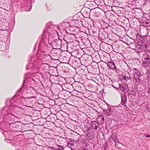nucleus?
<instances>
[{"mask_svg": "<svg viewBox=\"0 0 150 150\" xmlns=\"http://www.w3.org/2000/svg\"><path fill=\"white\" fill-rule=\"evenodd\" d=\"M56 28L59 29V27L57 25H53L52 22H49L46 24L45 29L43 31V35L45 36L48 34L49 44L55 39V37L57 33V31L54 29Z\"/></svg>", "mask_w": 150, "mask_h": 150, "instance_id": "f257e3e1", "label": "nucleus"}, {"mask_svg": "<svg viewBox=\"0 0 150 150\" xmlns=\"http://www.w3.org/2000/svg\"><path fill=\"white\" fill-rule=\"evenodd\" d=\"M12 101V100H8L7 101L8 103H9L10 104V106L9 107L7 110V112L8 115H5L4 119V122L5 123H9L10 121L14 120V119L16 118L18 119L20 118V117L18 116V114L15 112L13 108L14 107H18L21 109L22 108L17 106L13 105V102Z\"/></svg>", "mask_w": 150, "mask_h": 150, "instance_id": "f03ea898", "label": "nucleus"}, {"mask_svg": "<svg viewBox=\"0 0 150 150\" xmlns=\"http://www.w3.org/2000/svg\"><path fill=\"white\" fill-rule=\"evenodd\" d=\"M36 96L22 98L25 102L26 105V106L29 108H32V106H33L35 103V100L33 99V98L36 99Z\"/></svg>", "mask_w": 150, "mask_h": 150, "instance_id": "7ed1b4c3", "label": "nucleus"}, {"mask_svg": "<svg viewBox=\"0 0 150 150\" xmlns=\"http://www.w3.org/2000/svg\"><path fill=\"white\" fill-rule=\"evenodd\" d=\"M62 40L59 38L58 39H54L52 42L49 44L51 45L52 48L56 50H59V47L62 45Z\"/></svg>", "mask_w": 150, "mask_h": 150, "instance_id": "20e7f679", "label": "nucleus"}, {"mask_svg": "<svg viewBox=\"0 0 150 150\" xmlns=\"http://www.w3.org/2000/svg\"><path fill=\"white\" fill-rule=\"evenodd\" d=\"M8 100H6V105L1 109H0V115H4V117L3 119H4V118L5 115H8L7 111L9 107L10 106V104L9 103H8L7 102V101Z\"/></svg>", "mask_w": 150, "mask_h": 150, "instance_id": "39448f33", "label": "nucleus"}, {"mask_svg": "<svg viewBox=\"0 0 150 150\" xmlns=\"http://www.w3.org/2000/svg\"><path fill=\"white\" fill-rule=\"evenodd\" d=\"M66 33L64 35V40L67 42H70V41L74 38V33H68L65 30Z\"/></svg>", "mask_w": 150, "mask_h": 150, "instance_id": "423d86ee", "label": "nucleus"}, {"mask_svg": "<svg viewBox=\"0 0 150 150\" xmlns=\"http://www.w3.org/2000/svg\"><path fill=\"white\" fill-rule=\"evenodd\" d=\"M40 47L43 48V50L44 52H46L49 50L50 49V45L47 43L43 39L40 42L39 45Z\"/></svg>", "mask_w": 150, "mask_h": 150, "instance_id": "0eeeda50", "label": "nucleus"}, {"mask_svg": "<svg viewBox=\"0 0 150 150\" xmlns=\"http://www.w3.org/2000/svg\"><path fill=\"white\" fill-rule=\"evenodd\" d=\"M132 76L136 84L137 85L139 84L141 81L140 78L142 76L140 73L138 72L137 74L135 73V74H132Z\"/></svg>", "mask_w": 150, "mask_h": 150, "instance_id": "6e6552de", "label": "nucleus"}, {"mask_svg": "<svg viewBox=\"0 0 150 150\" xmlns=\"http://www.w3.org/2000/svg\"><path fill=\"white\" fill-rule=\"evenodd\" d=\"M7 143L10 144L13 146H16L18 145L21 147H23L25 145L24 141H7Z\"/></svg>", "mask_w": 150, "mask_h": 150, "instance_id": "1a4fd4ad", "label": "nucleus"}, {"mask_svg": "<svg viewBox=\"0 0 150 150\" xmlns=\"http://www.w3.org/2000/svg\"><path fill=\"white\" fill-rule=\"evenodd\" d=\"M91 11L89 8L86 7H83L81 10L83 16L86 18L89 17Z\"/></svg>", "mask_w": 150, "mask_h": 150, "instance_id": "9d476101", "label": "nucleus"}, {"mask_svg": "<svg viewBox=\"0 0 150 150\" xmlns=\"http://www.w3.org/2000/svg\"><path fill=\"white\" fill-rule=\"evenodd\" d=\"M79 141H69L67 142V145L69 147L71 150V147H74L75 148L77 147L78 144H79Z\"/></svg>", "mask_w": 150, "mask_h": 150, "instance_id": "9b49d317", "label": "nucleus"}, {"mask_svg": "<svg viewBox=\"0 0 150 150\" xmlns=\"http://www.w3.org/2000/svg\"><path fill=\"white\" fill-rule=\"evenodd\" d=\"M102 110L104 113L108 116H110L113 114V112L112 108L110 107H108L107 109H105L104 108H103Z\"/></svg>", "mask_w": 150, "mask_h": 150, "instance_id": "f8f14e48", "label": "nucleus"}, {"mask_svg": "<svg viewBox=\"0 0 150 150\" xmlns=\"http://www.w3.org/2000/svg\"><path fill=\"white\" fill-rule=\"evenodd\" d=\"M107 65L109 69L114 70H116L117 69L115 63L112 61H109L107 63Z\"/></svg>", "mask_w": 150, "mask_h": 150, "instance_id": "ddd939ff", "label": "nucleus"}, {"mask_svg": "<svg viewBox=\"0 0 150 150\" xmlns=\"http://www.w3.org/2000/svg\"><path fill=\"white\" fill-rule=\"evenodd\" d=\"M78 42L76 40L75 41L70 42V47L73 51L76 50V47L78 46Z\"/></svg>", "mask_w": 150, "mask_h": 150, "instance_id": "4468645a", "label": "nucleus"}, {"mask_svg": "<svg viewBox=\"0 0 150 150\" xmlns=\"http://www.w3.org/2000/svg\"><path fill=\"white\" fill-rule=\"evenodd\" d=\"M121 104L124 107L127 106L126 104L127 102V97L125 94L121 95Z\"/></svg>", "mask_w": 150, "mask_h": 150, "instance_id": "2eb2a0df", "label": "nucleus"}, {"mask_svg": "<svg viewBox=\"0 0 150 150\" xmlns=\"http://www.w3.org/2000/svg\"><path fill=\"white\" fill-rule=\"evenodd\" d=\"M150 62V59L149 56L146 55V57L144 58V59L143 61V65L144 67H148L149 65Z\"/></svg>", "mask_w": 150, "mask_h": 150, "instance_id": "dca6fc26", "label": "nucleus"}, {"mask_svg": "<svg viewBox=\"0 0 150 150\" xmlns=\"http://www.w3.org/2000/svg\"><path fill=\"white\" fill-rule=\"evenodd\" d=\"M2 130L3 132H2V133L4 136L8 138V140H11V139H9V136L11 134V130H8L7 131L3 130Z\"/></svg>", "mask_w": 150, "mask_h": 150, "instance_id": "f3484780", "label": "nucleus"}, {"mask_svg": "<svg viewBox=\"0 0 150 150\" xmlns=\"http://www.w3.org/2000/svg\"><path fill=\"white\" fill-rule=\"evenodd\" d=\"M84 127L83 129V131L85 132V131L87 132L90 131V129L91 128V125L90 124L89 122H87V123L84 124Z\"/></svg>", "mask_w": 150, "mask_h": 150, "instance_id": "a211bd4d", "label": "nucleus"}, {"mask_svg": "<svg viewBox=\"0 0 150 150\" xmlns=\"http://www.w3.org/2000/svg\"><path fill=\"white\" fill-rule=\"evenodd\" d=\"M131 77L130 74L128 72H126V73L123 75L122 79L125 81H127V80L131 79Z\"/></svg>", "mask_w": 150, "mask_h": 150, "instance_id": "6ab92c4d", "label": "nucleus"}, {"mask_svg": "<svg viewBox=\"0 0 150 150\" xmlns=\"http://www.w3.org/2000/svg\"><path fill=\"white\" fill-rule=\"evenodd\" d=\"M104 0H95L94 2L98 6L102 7L104 4Z\"/></svg>", "mask_w": 150, "mask_h": 150, "instance_id": "aec40b11", "label": "nucleus"}, {"mask_svg": "<svg viewBox=\"0 0 150 150\" xmlns=\"http://www.w3.org/2000/svg\"><path fill=\"white\" fill-rule=\"evenodd\" d=\"M90 124L92 128L93 129L97 130L98 125L96 121H92Z\"/></svg>", "mask_w": 150, "mask_h": 150, "instance_id": "412c9836", "label": "nucleus"}, {"mask_svg": "<svg viewBox=\"0 0 150 150\" xmlns=\"http://www.w3.org/2000/svg\"><path fill=\"white\" fill-rule=\"evenodd\" d=\"M83 33L81 31H79V33H74V38L82 40L83 38V37L81 35Z\"/></svg>", "mask_w": 150, "mask_h": 150, "instance_id": "4be33fe9", "label": "nucleus"}, {"mask_svg": "<svg viewBox=\"0 0 150 150\" xmlns=\"http://www.w3.org/2000/svg\"><path fill=\"white\" fill-rule=\"evenodd\" d=\"M57 147L49 146V149H53L56 150H64V149L63 148V146H62L58 145L57 144Z\"/></svg>", "mask_w": 150, "mask_h": 150, "instance_id": "5701e85b", "label": "nucleus"}, {"mask_svg": "<svg viewBox=\"0 0 150 150\" xmlns=\"http://www.w3.org/2000/svg\"><path fill=\"white\" fill-rule=\"evenodd\" d=\"M23 137V136L22 134H19L15 136L14 137V140H16L18 141H21L22 140L21 139Z\"/></svg>", "mask_w": 150, "mask_h": 150, "instance_id": "b1692460", "label": "nucleus"}, {"mask_svg": "<svg viewBox=\"0 0 150 150\" xmlns=\"http://www.w3.org/2000/svg\"><path fill=\"white\" fill-rule=\"evenodd\" d=\"M82 25L83 26L86 28H87L89 32L90 33V31L89 30L88 27V22L86 21H83L81 22Z\"/></svg>", "mask_w": 150, "mask_h": 150, "instance_id": "393cba45", "label": "nucleus"}, {"mask_svg": "<svg viewBox=\"0 0 150 150\" xmlns=\"http://www.w3.org/2000/svg\"><path fill=\"white\" fill-rule=\"evenodd\" d=\"M63 60L64 61L63 62L65 63L68 64L69 60H70V57L67 56H64L63 57Z\"/></svg>", "mask_w": 150, "mask_h": 150, "instance_id": "a878e982", "label": "nucleus"}, {"mask_svg": "<svg viewBox=\"0 0 150 150\" xmlns=\"http://www.w3.org/2000/svg\"><path fill=\"white\" fill-rule=\"evenodd\" d=\"M107 63L101 61L100 63V66L104 70L106 69Z\"/></svg>", "mask_w": 150, "mask_h": 150, "instance_id": "bb28decb", "label": "nucleus"}, {"mask_svg": "<svg viewBox=\"0 0 150 150\" xmlns=\"http://www.w3.org/2000/svg\"><path fill=\"white\" fill-rule=\"evenodd\" d=\"M80 21H81L80 19H73L71 21V22L72 24L75 25H78Z\"/></svg>", "mask_w": 150, "mask_h": 150, "instance_id": "cd10ccee", "label": "nucleus"}, {"mask_svg": "<svg viewBox=\"0 0 150 150\" xmlns=\"http://www.w3.org/2000/svg\"><path fill=\"white\" fill-rule=\"evenodd\" d=\"M109 44L107 43H103L100 44V46L104 50H106L107 48L106 47L108 46Z\"/></svg>", "mask_w": 150, "mask_h": 150, "instance_id": "c85d7f7f", "label": "nucleus"}, {"mask_svg": "<svg viewBox=\"0 0 150 150\" xmlns=\"http://www.w3.org/2000/svg\"><path fill=\"white\" fill-rule=\"evenodd\" d=\"M111 139L113 141H118L117 135L116 134H114L112 135L110 138L109 139V141Z\"/></svg>", "mask_w": 150, "mask_h": 150, "instance_id": "c756f323", "label": "nucleus"}, {"mask_svg": "<svg viewBox=\"0 0 150 150\" xmlns=\"http://www.w3.org/2000/svg\"><path fill=\"white\" fill-rule=\"evenodd\" d=\"M97 121L98 122L99 121H100V123L103 124L104 122V117L102 115L100 116L97 119Z\"/></svg>", "mask_w": 150, "mask_h": 150, "instance_id": "7c9ffc66", "label": "nucleus"}, {"mask_svg": "<svg viewBox=\"0 0 150 150\" xmlns=\"http://www.w3.org/2000/svg\"><path fill=\"white\" fill-rule=\"evenodd\" d=\"M119 87L120 90L123 91H125L126 86L125 84H119Z\"/></svg>", "mask_w": 150, "mask_h": 150, "instance_id": "2f4dec72", "label": "nucleus"}, {"mask_svg": "<svg viewBox=\"0 0 150 150\" xmlns=\"http://www.w3.org/2000/svg\"><path fill=\"white\" fill-rule=\"evenodd\" d=\"M145 74L146 75L147 79L148 80H150V70L147 69Z\"/></svg>", "mask_w": 150, "mask_h": 150, "instance_id": "473e14b6", "label": "nucleus"}, {"mask_svg": "<svg viewBox=\"0 0 150 150\" xmlns=\"http://www.w3.org/2000/svg\"><path fill=\"white\" fill-rule=\"evenodd\" d=\"M143 46V48L147 52L150 51V48H149V45L145 44Z\"/></svg>", "mask_w": 150, "mask_h": 150, "instance_id": "72a5a7b5", "label": "nucleus"}, {"mask_svg": "<svg viewBox=\"0 0 150 150\" xmlns=\"http://www.w3.org/2000/svg\"><path fill=\"white\" fill-rule=\"evenodd\" d=\"M86 136L87 139H89L90 140H92L94 137L90 133L87 134Z\"/></svg>", "mask_w": 150, "mask_h": 150, "instance_id": "f704fd0d", "label": "nucleus"}, {"mask_svg": "<svg viewBox=\"0 0 150 150\" xmlns=\"http://www.w3.org/2000/svg\"><path fill=\"white\" fill-rule=\"evenodd\" d=\"M143 23L145 26H150V22L149 21H143Z\"/></svg>", "mask_w": 150, "mask_h": 150, "instance_id": "c9c22d12", "label": "nucleus"}, {"mask_svg": "<svg viewBox=\"0 0 150 150\" xmlns=\"http://www.w3.org/2000/svg\"><path fill=\"white\" fill-rule=\"evenodd\" d=\"M92 36H96L97 35V31L96 29H93L91 30Z\"/></svg>", "mask_w": 150, "mask_h": 150, "instance_id": "e433bc0d", "label": "nucleus"}, {"mask_svg": "<svg viewBox=\"0 0 150 150\" xmlns=\"http://www.w3.org/2000/svg\"><path fill=\"white\" fill-rule=\"evenodd\" d=\"M103 26L104 27L103 28H107L109 26V25L107 23L103 22Z\"/></svg>", "mask_w": 150, "mask_h": 150, "instance_id": "4c0bfd02", "label": "nucleus"}, {"mask_svg": "<svg viewBox=\"0 0 150 150\" xmlns=\"http://www.w3.org/2000/svg\"><path fill=\"white\" fill-rule=\"evenodd\" d=\"M32 65V64H30V63H28L26 66V69L27 70H28L29 69H30Z\"/></svg>", "mask_w": 150, "mask_h": 150, "instance_id": "58836bf2", "label": "nucleus"}, {"mask_svg": "<svg viewBox=\"0 0 150 150\" xmlns=\"http://www.w3.org/2000/svg\"><path fill=\"white\" fill-rule=\"evenodd\" d=\"M82 146L84 147H87L89 145L87 143L86 141H84V142H82Z\"/></svg>", "mask_w": 150, "mask_h": 150, "instance_id": "ea45409f", "label": "nucleus"}, {"mask_svg": "<svg viewBox=\"0 0 150 150\" xmlns=\"http://www.w3.org/2000/svg\"><path fill=\"white\" fill-rule=\"evenodd\" d=\"M130 93H128V94L129 95H130L131 94L133 95L134 96H135L136 94H137V92L135 91H130Z\"/></svg>", "mask_w": 150, "mask_h": 150, "instance_id": "a19ab883", "label": "nucleus"}, {"mask_svg": "<svg viewBox=\"0 0 150 150\" xmlns=\"http://www.w3.org/2000/svg\"><path fill=\"white\" fill-rule=\"evenodd\" d=\"M106 2H107L108 4H106L105 2V1H104V5H106V6H109V5L111 4V1L110 0H106Z\"/></svg>", "mask_w": 150, "mask_h": 150, "instance_id": "79ce46f5", "label": "nucleus"}, {"mask_svg": "<svg viewBox=\"0 0 150 150\" xmlns=\"http://www.w3.org/2000/svg\"><path fill=\"white\" fill-rule=\"evenodd\" d=\"M11 121H10L9 122L7 123H8L9 124V127H14L15 126V123L14 122H11Z\"/></svg>", "mask_w": 150, "mask_h": 150, "instance_id": "37998d69", "label": "nucleus"}, {"mask_svg": "<svg viewBox=\"0 0 150 150\" xmlns=\"http://www.w3.org/2000/svg\"><path fill=\"white\" fill-rule=\"evenodd\" d=\"M133 70L134 71V73L133 74H135V72L136 73H140V72L136 68H133Z\"/></svg>", "mask_w": 150, "mask_h": 150, "instance_id": "c03bdc74", "label": "nucleus"}, {"mask_svg": "<svg viewBox=\"0 0 150 150\" xmlns=\"http://www.w3.org/2000/svg\"><path fill=\"white\" fill-rule=\"evenodd\" d=\"M115 143V145L116 147H118V144H120L119 141H114Z\"/></svg>", "mask_w": 150, "mask_h": 150, "instance_id": "a18cd8bd", "label": "nucleus"}, {"mask_svg": "<svg viewBox=\"0 0 150 150\" xmlns=\"http://www.w3.org/2000/svg\"><path fill=\"white\" fill-rule=\"evenodd\" d=\"M94 16H96V17H99L100 16V14L99 13H95Z\"/></svg>", "mask_w": 150, "mask_h": 150, "instance_id": "49530a36", "label": "nucleus"}, {"mask_svg": "<svg viewBox=\"0 0 150 150\" xmlns=\"http://www.w3.org/2000/svg\"><path fill=\"white\" fill-rule=\"evenodd\" d=\"M107 145H108V142H107V141H106L104 144L105 150H106V147L107 146Z\"/></svg>", "mask_w": 150, "mask_h": 150, "instance_id": "de8ad7c7", "label": "nucleus"}, {"mask_svg": "<svg viewBox=\"0 0 150 150\" xmlns=\"http://www.w3.org/2000/svg\"><path fill=\"white\" fill-rule=\"evenodd\" d=\"M0 126H1L2 125H3V119L0 118Z\"/></svg>", "mask_w": 150, "mask_h": 150, "instance_id": "09e8293b", "label": "nucleus"}, {"mask_svg": "<svg viewBox=\"0 0 150 150\" xmlns=\"http://www.w3.org/2000/svg\"><path fill=\"white\" fill-rule=\"evenodd\" d=\"M25 86V84L23 83L22 86V87L19 89V91H20Z\"/></svg>", "mask_w": 150, "mask_h": 150, "instance_id": "8fccbe9b", "label": "nucleus"}, {"mask_svg": "<svg viewBox=\"0 0 150 150\" xmlns=\"http://www.w3.org/2000/svg\"><path fill=\"white\" fill-rule=\"evenodd\" d=\"M68 24V25H69V23L68 22H63V25H65V24Z\"/></svg>", "mask_w": 150, "mask_h": 150, "instance_id": "3c124183", "label": "nucleus"}, {"mask_svg": "<svg viewBox=\"0 0 150 150\" xmlns=\"http://www.w3.org/2000/svg\"><path fill=\"white\" fill-rule=\"evenodd\" d=\"M146 109L148 112H150V108H149V107L147 108Z\"/></svg>", "mask_w": 150, "mask_h": 150, "instance_id": "603ef678", "label": "nucleus"}, {"mask_svg": "<svg viewBox=\"0 0 150 150\" xmlns=\"http://www.w3.org/2000/svg\"><path fill=\"white\" fill-rule=\"evenodd\" d=\"M45 5L46 7L47 8V10L48 11H49L50 10H49L48 9V6L47 5V4H45Z\"/></svg>", "mask_w": 150, "mask_h": 150, "instance_id": "864d4df0", "label": "nucleus"}, {"mask_svg": "<svg viewBox=\"0 0 150 150\" xmlns=\"http://www.w3.org/2000/svg\"><path fill=\"white\" fill-rule=\"evenodd\" d=\"M37 145L38 146H44V145H45V144H42V143H41V145H40V144H37Z\"/></svg>", "mask_w": 150, "mask_h": 150, "instance_id": "5fc2aeb1", "label": "nucleus"}, {"mask_svg": "<svg viewBox=\"0 0 150 150\" xmlns=\"http://www.w3.org/2000/svg\"><path fill=\"white\" fill-rule=\"evenodd\" d=\"M29 73H26L25 74V76H26Z\"/></svg>", "mask_w": 150, "mask_h": 150, "instance_id": "6e6d98bb", "label": "nucleus"}, {"mask_svg": "<svg viewBox=\"0 0 150 150\" xmlns=\"http://www.w3.org/2000/svg\"><path fill=\"white\" fill-rule=\"evenodd\" d=\"M32 80H33V81L34 82H35V83H36V81L35 80H34V79L33 78H32Z\"/></svg>", "mask_w": 150, "mask_h": 150, "instance_id": "4d7b16f0", "label": "nucleus"}, {"mask_svg": "<svg viewBox=\"0 0 150 150\" xmlns=\"http://www.w3.org/2000/svg\"><path fill=\"white\" fill-rule=\"evenodd\" d=\"M145 137H150V135H146Z\"/></svg>", "mask_w": 150, "mask_h": 150, "instance_id": "13d9d810", "label": "nucleus"}, {"mask_svg": "<svg viewBox=\"0 0 150 150\" xmlns=\"http://www.w3.org/2000/svg\"><path fill=\"white\" fill-rule=\"evenodd\" d=\"M105 129L107 130L108 131V132H109V130L108 129L107 127H105Z\"/></svg>", "mask_w": 150, "mask_h": 150, "instance_id": "bf43d9fd", "label": "nucleus"}, {"mask_svg": "<svg viewBox=\"0 0 150 150\" xmlns=\"http://www.w3.org/2000/svg\"><path fill=\"white\" fill-rule=\"evenodd\" d=\"M81 150H86L85 148H83L81 149Z\"/></svg>", "mask_w": 150, "mask_h": 150, "instance_id": "052dcab7", "label": "nucleus"}, {"mask_svg": "<svg viewBox=\"0 0 150 150\" xmlns=\"http://www.w3.org/2000/svg\"><path fill=\"white\" fill-rule=\"evenodd\" d=\"M25 79H24V80H23V84H25Z\"/></svg>", "mask_w": 150, "mask_h": 150, "instance_id": "680f3d73", "label": "nucleus"}, {"mask_svg": "<svg viewBox=\"0 0 150 150\" xmlns=\"http://www.w3.org/2000/svg\"><path fill=\"white\" fill-rule=\"evenodd\" d=\"M149 91H150V88H149V90H148V92H149Z\"/></svg>", "mask_w": 150, "mask_h": 150, "instance_id": "e2e57ef3", "label": "nucleus"}, {"mask_svg": "<svg viewBox=\"0 0 150 150\" xmlns=\"http://www.w3.org/2000/svg\"><path fill=\"white\" fill-rule=\"evenodd\" d=\"M145 2H146L148 0H144Z\"/></svg>", "mask_w": 150, "mask_h": 150, "instance_id": "0e129e2a", "label": "nucleus"}, {"mask_svg": "<svg viewBox=\"0 0 150 150\" xmlns=\"http://www.w3.org/2000/svg\"><path fill=\"white\" fill-rule=\"evenodd\" d=\"M105 2L106 3V4H108V3H107V2H106V1H105Z\"/></svg>", "mask_w": 150, "mask_h": 150, "instance_id": "69168bd1", "label": "nucleus"}, {"mask_svg": "<svg viewBox=\"0 0 150 150\" xmlns=\"http://www.w3.org/2000/svg\"><path fill=\"white\" fill-rule=\"evenodd\" d=\"M47 55L49 56L50 57V54H47Z\"/></svg>", "mask_w": 150, "mask_h": 150, "instance_id": "338daca9", "label": "nucleus"}, {"mask_svg": "<svg viewBox=\"0 0 150 150\" xmlns=\"http://www.w3.org/2000/svg\"><path fill=\"white\" fill-rule=\"evenodd\" d=\"M33 139V138H30V139Z\"/></svg>", "mask_w": 150, "mask_h": 150, "instance_id": "774afa93", "label": "nucleus"}]
</instances>
